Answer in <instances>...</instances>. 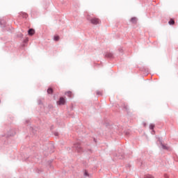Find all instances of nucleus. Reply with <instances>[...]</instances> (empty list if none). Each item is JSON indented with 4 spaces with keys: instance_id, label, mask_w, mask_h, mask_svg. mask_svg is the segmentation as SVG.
<instances>
[{
    "instance_id": "nucleus-11",
    "label": "nucleus",
    "mask_w": 178,
    "mask_h": 178,
    "mask_svg": "<svg viewBox=\"0 0 178 178\" xmlns=\"http://www.w3.org/2000/svg\"><path fill=\"white\" fill-rule=\"evenodd\" d=\"M163 149H168V147L165 146V145H162Z\"/></svg>"
},
{
    "instance_id": "nucleus-17",
    "label": "nucleus",
    "mask_w": 178,
    "mask_h": 178,
    "mask_svg": "<svg viewBox=\"0 0 178 178\" xmlns=\"http://www.w3.org/2000/svg\"><path fill=\"white\" fill-rule=\"evenodd\" d=\"M79 148H80V146H79Z\"/></svg>"
},
{
    "instance_id": "nucleus-16",
    "label": "nucleus",
    "mask_w": 178,
    "mask_h": 178,
    "mask_svg": "<svg viewBox=\"0 0 178 178\" xmlns=\"http://www.w3.org/2000/svg\"><path fill=\"white\" fill-rule=\"evenodd\" d=\"M97 95H99V92H97Z\"/></svg>"
},
{
    "instance_id": "nucleus-15",
    "label": "nucleus",
    "mask_w": 178,
    "mask_h": 178,
    "mask_svg": "<svg viewBox=\"0 0 178 178\" xmlns=\"http://www.w3.org/2000/svg\"><path fill=\"white\" fill-rule=\"evenodd\" d=\"M144 126H145H145H147V124H146V123H145V124H144Z\"/></svg>"
},
{
    "instance_id": "nucleus-10",
    "label": "nucleus",
    "mask_w": 178,
    "mask_h": 178,
    "mask_svg": "<svg viewBox=\"0 0 178 178\" xmlns=\"http://www.w3.org/2000/svg\"><path fill=\"white\" fill-rule=\"evenodd\" d=\"M54 41H59V36H54Z\"/></svg>"
},
{
    "instance_id": "nucleus-7",
    "label": "nucleus",
    "mask_w": 178,
    "mask_h": 178,
    "mask_svg": "<svg viewBox=\"0 0 178 178\" xmlns=\"http://www.w3.org/2000/svg\"><path fill=\"white\" fill-rule=\"evenodd\" d=\"M65 95H67V97H70V98L72 97V92L68 91L65 92Z\"/></svg>"
},
{
    "instance_id": "nucleus-12",
    "label": "nucleus",
    "mask_w": 178,
    "mask_h": 178,
    "mask_svg": "<svg viewBox=\"0 0 178 178\" xmlns=\"http://www.w3.org/2000/svg\"><path fill=\"white\" fill-rule=\"evenodd\" d=\"M145 178H154V177L151 176V175H146L145 177Z\"/></svg>"
},
{
    "instance_id": "nucleus-4",
    "label": "nucleus",
    "mask_w": 178,
    "mask_h": 178,
    "mask_svg": "<svg viewBox=\"0 0 178 178\" xmlns=\"http://www.w3.org/2000/svg\"><path fill=\"white\" fill-rule=\"evenodd\" d=\"M168 24H169L170 26H173V25L175 24V19H170V21L168 22Z\"/></svg>"
},
{
    "instance_id": "nucleus-13",
    "label": "nucleus",
    "mask_w": 178,
    "mask_h": 178,
    "mask_svg": "<svg viewBox=\"0 0 178 178\" xmlns=\"http://www.w3.org/2000/svg\"><path fill=\"white\" fill-rule=\"evenodd\" d=\"M84 175H85V176H88V172H87V171H86Z\"/></svg>"
},
{
    "instance_id": "nucleus-8",
    "label": "nucleus",
    "mask_w": 178,
    "mask_h": 178,
    "mask_svg": "<svg viewBox=\"0 0 178 178\" xmlns=\"http://www.w3.org/2000/svg\"><path fill=\"white\" fill-rule=\"evenodd\" d=\"M22 17H24L25 19L27 18L29 16L26 13H22Z\"/></svg>"
},
{
    "instance_id": "nucleus-14",
    "label": "nucleus",
    "mask_w": 178,
    "mask_h": 178,
    "mask_svg": "<svg viewBox=\"0 0 178 178\" xmlns=\"http://www.w3.org/2000/svg\"><path fill=\"white\" fill-rule=\"evenodd\" d=\"M55 136H58V133H55Z\"/></svg>"
},
{
    "instance_id": "nucleus-1",
    "label": "nucleus",
    "mask_w": 178,
    "mask_h": 178,
    "mask_svg": "<svg viewBox=\"0 0 178 178\" xmlns=\"http://www.w3.org/2000/svg\"><path fill=\"white\" fill-rule=\"evenodd\" d=\"M89 20L92 24L95 25L99 24L101 23V20H99V19L97 17H93Z\"/></svg>"
},
{
    "instance_id": "nucleus-2",
    "label": "nucleus",
    "mask_w": 178,
    "mask_h": 178,
    "mask_svg": "<svg viewBox=\"0 0 178 178\" xmlns=\"http://www.w3.org/2000/svg\"><path fill=\"white\" fill-rule=\"evenodd\" d=\"M58 105H65L66 104V99L63 97H60L59 101L57 102Z\"/></svg>"
},
{
    "instance_id": "nucleus-3",
    "label": "nucleus",
    "mask_w": 178,
    "mask_h": 178,
    "mask_svg": "<svg viewBox=\"0 0 178 178\" xmlns=\"http://www.w3.org/2000/svg\"><path fill=\"white\" fill-rule=\"evenodd\" d=\"M35 33V31L34 29H29L28 31V33L29 35H34V33Z\"/></svg>"
},
{
    "instance_id": "nucleus-6",
    "label": "nucleus",
    "mask_w": 178,
    "mask_h": 178,
    "mask_svg": "<svg viewBox=\"0 0 178 178\" xmlns=\"http://www.w3.org/2000/svg\"><path fill=\"white\" fill-rule=\"evenodd\" d=\"M47 92L48 94H52L54 92V90L50 88L47 90Z\"/></svg>"
},
{
    "instance_id": "nucleus-9",
    "label": "nucleus",
    "mask_w": 178,
    "mask_h": 178,
    "mask_svg": "<svg viewBox=\"0 0 178 178\" xmlns=\"http://www.w3.org/2000/svg\"><path fill=\"white\" fill-rule=\"evenodd\" d=\"M154 127H155V125H154V124H151L149 125V129H150L151 130H154Z\"/></svg>"
},
{
    "instance_id": "nucleus-5",
    "label": "nucleus",
    "mask_w": 178,
    "mask_h": 178,
    "mask_svg": "<svg viewBox=\"0 0 178 178\" xmlns=\"http://www.w3.org/2000/svg\"><path fill=\"white\" fill-rule=\"evenodd\" d=\"M131 23H137V18H136V17H132V18L131 19Z\"/></svg>"
}]
</instances>
